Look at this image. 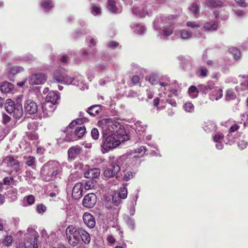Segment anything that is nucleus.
Returning a JSON list of instances; mask_svg holds the SVG:
<instances>
[{"label":"nucleus","instance_id":"cd10ccee","mask_svg":"<svg viewBox=\"0 0 248 248\" xmlns=\"http://www.w3.org/2000/svg\"><path fill=\"white\" fill-rule=\"evenodd\" d=\"M179 60L181 61L180 64L184 69L190 66L192 64V60L190 58L180 56L179 57Z\"/></svg>","mask_w":248,"mask_h":248},{"label":"nucleus","instance_id":"052dcab7","mask_svg":"<svg viewBox=\"0 0 248 248\" xmlns=\"http://www.w3.org/2000/svg\"><path fill=\"white\" fill-rule=\"evenodd\" d=\"M223 138V135L222 134H216L213 136L214 141L216 142L220 141Z\"/></svg>","mask_w":248,"mask_h":248},{"label":"nucleus","instance_id":"6ab92c4d","mask_svg":"<svg viewBox=\"0 0 248 248\" xmlns=\"http://www.w3.org/2000/svg\"><path fill=\"white\" fill-rule=\"evenodd\" d=\"M222 90L219 87H216L209 95L210 99L212 101L218 100L222 97Z\"/></svg>","mask_w":248,"mask_h":248},{"label":"nucleus","instance_id":"a18cd8bd","mask_svg":"<svg viewBox=\"0 0 248 248\" xmlns=\"http://www.w3.org/2000/svg\"><path fill=\"white\" fill-rule=\"evenodd\" d=\"M127 189L125 187H121L120 189L119 192V197L121 199H125L127 197Z\"/></svg>","mask_w":248,"mask_h":248},{"label":"nucleus","instance_id":"4d7b16f0","mask_svg":"<svg viewBox=\"0 0 248 248\" xmlns=\"http://www.w3.org/2000/svg\"><path fill=\"white\" fill-rule=\"evenodd\" d=\"M146 151V148L145 146H142L135 149V153H138L140 154H141L142 155L143 154L145 153Z\"/></svg>","mask_w":248,"mask_h":248},{"label":"nucleus","instance_id":"79ce46f5","mask_svg":"<svg viewBox=\"0 0 248 248\" xmlns=\"http://www.w3.org/2000/svg\"><path fill=\"white\" fill-rule=\"evenodd\" d=\"M226 99L227 100H232L236 97L235 93L231 89H229L226 91Z\"/></svg>","mask_w":248,"mask_h":248},{"label":"nucleus","instance_id":"72a5a7b5","mask_svg":"<svg viewBox=\"0 0 248 248\" xmlns=\"http://www.w3.org/2000/svg\"><path fill=\"white\" fill-rule=\"evenodd\" d=\"M132 12L134 15L141 18L145 17L147 15V12L144 10H141L139 7L133 8Z\"/></svg>","mask_w":248,"mask_h":248},{"label":"nucleus","instance_id":"ddd939ff","mask_svg":"<svg viewBox=\"0 0 248 248\" xmlns=\"http://www.w3.org/2000/svg\"><path fill=\"white\" fill-rule=\"evenodd\" d=\"M24 109L30 114H35L38 109L36 103L31 99H27L24 103Z\"/></svg>","mask_w":248,"mask_h":248},{"label":"nucleus","instance_id":"13d9d810","mask_svg":"<svg viewBox=\"0 0 248 248\" xmlns=\"http://www.w3.org/2000/svg\"><path fill=\"white\" fill-rule=\"evenodd\" d=\"M248 145V142L245 140H242L238 142V146L240 149H244Z\"/></svg>","mask_w":248,"mask_h":248},{"label":"nucleus","instance_id":"bf43d9fd","mask_svg":"<svg viewBox=\"0 0 248 248\" xmlns=\"http://www.w3.org/2000/svg\"><path fill=\"white\" fill-rule=\"evenodd\" d=\"M163 19L162 18H156L154 22V28L155 29V30H158L160 28V26L159 27V24L160 22H163Z\"/></svg>","mask_w":248,"mask_h":248},{"label":"nucleus","instance_id":"6e6d98bb","mask_svg":"<svg viewBox=\"0 0 248 248\" xmlns=\"http://www.w3.org/2000/svg\"><path fill=\"white\" fill-rule=\"evenodd\" d=\"M11 121V118L5 113L2 114V124H6L9 123Z\"/></svg>","mask_w":248,"mask_h":248},{"label":"nucleus","instance_id":"a211bd4d","mask_svg":"<svg viewBox=\"0 0 248 248\" xmlns=\"http://www.w3.org/2000/svg\"><path fill=\"white\" fill-rule=\"evenodd\" d=\"M42 108L44 115L46 117L49 116L55 109L54 105L49 102L44 103Z\"/></svg>","mask_w":248,"mask_h":248},{"label":"nucleus","instance_id":"680f3d73","mask_svg":"<svg viewBox=\"0 0 248 248\" xmlns=\"http://www.w3.org/2000/svg\"><path fill=\"white\" fill-rule=\"evenodd\" d=\"M92 13L94 15H96L100 14L101 13L100 8L97 6H93L92 9Z\"/></svg>","mask_w":248,"mask_h":248},{"label":"nucleus","instance_id":"c03bdc74","mask_svg":"<svg viewBox=\"0 0 248 248\" xmlns=\"http://www.w3.org/2000/svg\"><path fill=\"white\" fill-rule=\"evenodd\" d=\"M207 58V52L205 51L202 56V59L204 62L206 63V64L209 66H213L215 65V62L212 60H205Z\"/></svg>","mask_w":248,"mask_h":248},{"label":"nucleus","instance_id":"e433bc0d","mask_svg":"<svg viewBox=\"0 0 248 248\" xmlns=\"http://www.w3.org/2000/svg\"><path fill=\"white\" fill-rule=\"evenodd\" d=\"M35 161V158L34 156H30L27 158L26 164L32 169H34L36 166Z\"/></svg>","mask_w":248,"mask_h":248},{"label":"nucleus","instance_id":"393cba45","mask_svg":"<svg viewBox=\"0 0 248 248\" xmlns=\"http://www.w3.org/2000/svg\"><path fill=\"white\" fill-rule=\"evenodd\" d=\"M101 105H94L89 108L87 112L92 116H95L101 111Z\"/></svg>","mask_w":248,"mask_h":248},{"label":"nucleus","instance_id":"c85d7f7f","mask_svg":"<svg viewBox=\"0 0 248 248\" xmlns=\"http://www.w3.org/2000/svg\"><path fill=\"white\" fill-rule=\"evenodd\" d=\"M80 237L85 244H89L91 241V237L88 232L81 229L80 232Z\"/></svg>","mask_w":248,"mask_h":248},{"label":"nucleus","instance_id":"f257e3e1","mask_svg":"<svg viewBox=\"0 0 248 248\" xmlns=\"http://www.w3.org/2000/svg\"><path fill=\"white\" fill-rule=\"evenodd\" d=\"M62 166L58 161L50 160L45 164L41 170V176L43 181L50 182L61 178Z\"/></svg>","mask_w":248,"mask_h":248},{"label":"nucleus","instance_id":"f03ea898","mask_svg":"<svg viewBox=\"0 0 248 248\" xmlns=\"http://www.w3.org/2000/svg\"><path fill=\"white\" fill-rule=\"evenodd\" d=\"M99 124L102 127V133L104 135L118 134L124 135L125 131L123 126L117 121L110 119L102 120Z\"/></svg>","mask_w":248,"mask_h":248},{"label":"nucleus","instance_id":"c9c22d12","mask_svg":"<svg viewBox=\"0 0 248 248\" xmlns=\"http://www.w3.org/2000/svg\"><path fill=\"white\" fill-rule=\"evenodd\" d=\"M189 10L192 12L195 17L199 15V7L196 3H193L189 7Z\"/></svg>","mask_w":248,"mask_h":248},{"label":"nucleus","instance_id":"a878e982","mask_svg":"<svg viewBox=\"0 0 248 248\" xmlns=\"http://www.w3.org/2000/svg\"><path fill=\"white\" fill-rule=\"evenodd\" d=\"M176 34L182 39H187L191 36L192 33L187 30L183 29L178 31Z\"/></svg>","mask_w":248,"mask_h":248},{"label":"nucleus","instance_id":"69168bd1","mask_svg":"<svg viewBox=\"0 0 248 248\" xmlns=\"http://www.w3.org/2000/svg\"><path fill=\"white\" fill-rule=\"evenodd\" d=\"M26 200L27 202L29 204L31 205L34 202L35 199L32 195H30L27 197Z\"/></svg>","mask_w":248,"mask_h":248},{"label":"nucleus","instance_id":"4c0bfd02","mask_svg":"<svg viewBox=\"0 0 248 248\" xmlns=\"http://www.w3.org/2000/svg\"><path fill=\"white\" fill-rule=\"evenodd\" d=\"M96 184V181L94 180H90L87 181L85 184V189L86 190H90L93 188Z\"/></svg>","mask_w":248,"mask_h":248},{"label":"nucleus","instance_id":"de8ad7c7","mask_svg":"<svg viewBox=\"0 0 248 248\" xmlns=\"http://www.w3.org/2000/svg\"><path fill=\"white\" fill-rule=\"evenodd\" d=\"M184 108L186 111L191 112L194 110V107L191 103H186L184 106Z\"/></svg>","mask_w":248,"mask_h":248},{"label":"nucleus","instance_id":"5fc2aeb1","mask_svg":"<svg viewBox=\"0 0 248 248\" xmlns=\"http://www.w3.org/2000/svg\"><path fill=\"white\" fill-rule=\"evenodd\" d=\"M46 210V207L43 204H39L37 206V212L39 214L44 213Z\"/></svg>","mask_w":248,"mask_h":248},{"label":"nucleus","instance_id":"dca6fc26","mask_svg":"<svg viewBox=\"0 0 248 248\" xmlns=\"http://www.w3.org/2000/svg\"><path fill=\"white\" fill-rule=\"evenodd\" d=\"M84 223L90 228H93L95 225V219L92 215L85 213L83 216Z\"/></svg>","mask_w":248,"mask_h":248},{"label":"nucleus","instance_id":"ea45409f","mask_svg":"<svg viewBox=\"0 0 248 248\" xmlns=\"http://www.w3.org/2000/svg\"><path fill=\"white\" fill-rule=\"evenodd\" d=\"M230 52L232 54L234 59L237 60L240 57L239 50L235 47H232L229 49Z\"/></svg>","mask_w":248,"mask_h":248},{"label":"nucleus","instance_id":"8fccbe9b","mask_svg":"<svg viewBox=\"0 0 248 248\" xmlns=\"http://www.w3.org/2000/svg\"><path fill=\"white\" fill-rule=\"evenodd\" d=\"M163 36L167 37L170 36L172 33V28L171 27H165L163 29Z\"/></svg>","mask_w":248,"mask_h":248},{"label":"nucleus","instance_id":"49530a36","mask_svg":"<svg viewBox=\"0 0 248 248\" xmlns=\"http://www.w3.org/2000/svg\"><path fill=\"white\" fill-rule=\"evenodd\" d=\"M13 240L11 236L8 235L6 236L3 240L2 243L4 245L9 246L12 244Z\"/></svg>","mask_w":248,"mask_h":248},{"label":"nucleus","instance_id":"0e129e2a","mask_svg":"<svg viewBox=\"0 0 248 248\" xmlns=\"http://www.w3.org/2000/svg\"><path fill=\"white\" fill-rule=\"evenodd\" d=\"M146 30L144 26H138L137 25V29L135 30L137 33L139 34H142L144 33Z\"/></svg>","mask_w":248,"mask_h":248},{"label":"nucleus","instance_id":"4468645a","mask_svg":"<svg viewBox=\"0 0 248 248\" xmlns=\"http://www.w3.org/2000/svg\"><path fill=\"white\" fill-rule=\"evenodd\" d=\"M100 174V170L98 168H93L86 170L84 173V177L91 180H93L99 177Z\"/></svg>","mask_w":248,"mask_h":248},{"label":"nucleus","instance_id":"20e7f679","mask_svg":"<svg viewBox=\"0 0 248 248\" xmlns=\"http://www.w3.org/2000/svg\"><path fill=\"white\" fill-rule=\"evenodd\" d=\"M20 170L18 161L14 156L8 155L4 157L0 164V171L7 172L11 174L12 172Z\"/></svg>","mask_w":248,"mask_h":248},{"label":"nucleus","instance_id":"338daca9","mask_svg":"<svg viewBox=\"0 0 248 248\" xmlns=\"http://www.w3.org/2000/svg\"><path fill=\"white\" fill-rule=\"evenodd\" d=\"M32 241V248H38L37 236L35 234H33V240Z\"/></svg>","mask_w":248,"mask_h":248},{"label":"nucleus","instance_id":"0eeeda50","mask_svg":"<svg viewBox=\"0 0 248 248\" xmlns=\"http://www.w3.org/2000/svg\"><path fill=\"white\" fill-rule=\"evenodd\" d=\"M127 155H124L119 157L116 162H113L110 168L105 170L104 176L106 177H112L114 176L120 170V165H122L124 160L128 159Z\"/></svg>","mask_w":248,"mask_h":248},{"label":"nucleus","instance_id":"e2e57ef3","mask_svg":"<svg viewBox=\"0 0 248 248\" xmlns=\"http://www.w3.org/2000/svg\"><path fill=\"white\" fill-rule=\"evenodd\" d=\"M126 223L131 229L134 228L135 222L133 219L130 217L128 218L126 220Z\"/></svg>","mask_w":248,"mask_h":248},{"label":"nucleus","instance_id":"7c9ffc66","mask_svg":"<svg viewBox=\"0 0 248 248\" xmlns=\"http://www.w3.org/2000/svg\"><path fill=\"white\" fill-rule=\"evenodd\" d=\"M88 121V120L87 118L83 117V118H80L76 119L75 121H72L68 125L69 128H72L74 126H75L77 124H83L84 123L87 122Z\"/></svg>","mask_w":248,"mask_h":248},{"label":"nucleus","instance_id":"c756f323","mask_svg":"<svg viewBox=\"0 0 248 248\" xmlns=\"http://www.w3.org/2000/svg\"><path fill=\"white\" fill-rule=\"evenodd\" d=\"M199 90L198 87L197 88L194 85L190 86L188 90V93L189 96L192 98H196L199 94Z\"/></svg>","mask_w":248,"mask_h":248},{"label":"nucleus","instance_id":"4be33fe9","mask_svg":"<svg viewBox=\"0 0 248 248\" xmlns=\"http://www.w3.org/2000/svg\"><path fill=\"white\" fill-rule=\"evenodd\" d=\"M218 23L217 21L207 22L204 23L203 28L206 31H214L217 29Z\"/></svg>","mask_w":248,"mask_h":248},{"label":"nucleus","instance_id":"f8f14e48","mask_svg":"<svg viewBox=\"0 0 248 248\" xmlns=\"http://www.w3.org/2000/svg\"><path fill=\"white\" fill-rule=\"evenodd\" d=\"M96 202V196L93 193L85 195L83 199V205L87 208H93Z\"/></svg>","mask_w":248,"mask_h":248},{"label":"nucleus","instance_id":"423d86ee","mask_svg":"<svg viewBox=\"0 0 248 248\" xmlns=\"http://www.w3.org/2000/svg\"><path fill=\"white\" fill-rule=\"evenodd\" d=\"M6 111L11 114L13 113L14 117L16 119H19L23 115L22 105L19 103L15 104L11 99H7L5 104Z\"/></svg>","mask_w":248,"mask_h":248},{"label":"nucleus","instance_id":"5701e85b","mask_svg":"<svg viewBox=\"0 0 248 248\" xmlns=\"http://www.w3.org/2000/svg\"><path fill=\"white\" fill-rule=\"evenodd\" d=\"M205 4L207 6L211 8L222 7L224 6L223 2L217 0H205Z\"/></svg>","mask_w":248,"mask_h":248},{"label":"nucleus","instance_id":"9b49d317","mask_svg":"<svg viewBox=\"0 0 248 248\" xmlns=\"http://www.w3.org/2000/svg\"><path fill=\"white\" fill-rule=\"evenodd\" d=\"M46 79V77L44 74H34L31 76L29 78V82L31 85L42 84Z\"/></svg>","mask_w":248,"mask_h":248},{"label":"nucleus","instance_id":"603ef678","mask_svg":"<svg viewBox=\"0 0 248 248\" xmlns=\"http://www.w3.org/2000/svg\"><path fill=\"white\" fill-rule=\"evenodd\" d=\"M135 173L134 172H132L131 171H128L127 172L125 175H124L123 179L125 181H128L130 180V179H132Z\"/></svg>","mask_w":248,"mask_h":248},{"label":"nucleus","instance_id":"9d476101","mask_svg":"<svg viewBox=\"0 0 248 248\" xmlns=\"http://www.w3.org/2000/svg\"><path fill=\"white\" fill-rule=\"evenodd\" d=\"M222 124L226 127L230 126L228 130L229 133L227 135L229 138H230V137L235 136L236 135L238 137L240 136V135L237 133L236 135L234 134L240 128V125L238 124V123H236L232 120H229L227 122L222 123Z\"/></svg>","mask_w":248,"mask_h":248},{"label":"nucleus","instance_id":"f704fd0d","mask_svg":"<svg viewBox=\"0 0 248 248\" xmlns=\"http://www.w3.org/2000/svg\"><path fill=\"white\" fill-rule=\"evenodd\" d=\"M41 5L45 11H48L53 6L51 0H43L41 3Z\"/></svg>","mask_w":248,"mask_h":248},{"label":"nucleus","instance_id":"37998d69","mask_svg":"<svg viewBox=\"0 0 248 248\" xmlns=\"http://www.w3.org/2000/svg\"><path fill=\"white\" fill-rule=\"evenodd\" d=\"M198 87L199 92H202L205 94L208 93V92L211 90L209 87L203 84L199 85Z\"/></svg>","mask_w":248,"mask_h":248},{"label":"nucleus","instance_id":"1a4fd4ad","mask_svg":"<svg viewBox=\"0 0 248 248\" xmlns=\"http://www.w3.org/2000/svg\"><path fill=\"white\" fill-rule=\"evenodd\" d=\"M86 132V128L84 125L77 126L75 129L74 135H71V134L68 133L65 140L67 141H72L76 140V137L78 138H81L85 134Z\"/></svg>","mask_w":248,"mask_h":248},{"label":"nucleus","instance_id":"6e6552de","mask_svg":"<svg viewBox=\"0 0 248 248\" xmlns=\"http://www.w3.org/2000/svg\"><path fill=\"white\" fill-rule=\"evenodd\" d=\"M149 82L153 85L159 84L161 86L162 91H170V81L169 79H166L164 81H159L158 76L156 74H152L149 78Z\"/></svg>","mask_w":248,"mask_h":248},{"label":"nucleus","instance_id":"bb28decb","mask_svg":"<svg viewBox=\"0 0 248 248\" xmlns=\"http://www.w3.org/2000/svg\"><path fill=\"white\" fill-rule=\"evenodd\" d=\"M64 73L60 70H56L53 74V79L57 82L62 83L63 82Z\"/></svg>","mask_w":248,"mask_h":248},{"label":"nucleus","instance_id":"aec40b11","mask_svg":"<svg viewBox=\"0 0 248 248\" xmlns=\"http://www.w3.org/2000/svg\"><path fill=\"white\" fill-rule=\"evenodd\" d=\"M14 88V85L6 81L2 82L0 87V91L3 93H9L11 92Z\"/></svg>","mask_w":248,"mask_h":248},{"label":"nucleus","instance_id":"f3484780","mask_svg":"<svg viewBox=\"0 0 248 248\" xmlns=\"http://www.w3.org/2000/svg\"><path fill=\"white\" fill-rule=\"evenodd\" d=\"M81 151V149L78 146H74L70 148L68 150V159L70 160L75 159L80 154Z\"/></svg>","mask_w":248,"mask_h":248},{"label":"nucleus","instance_id":"864d4df0","mask_svg":"<svg viewBox=\"0 0 248 248\" xmlns=\"http://www.w3.org/2000/svg\"><path fill=\"white\" fill-rule=\"evenodd\" d=\"M91 135L94 140H97L99 138V131L97 128H94L91 131Z\"/></svg>","mask_w":248,"mask_h":248},{"label":"nucleus","instance_id":"39448f33","mask_svg":"<svg viewBox=\"0 0 248 248\" xmlns=\"http://www.w3.org/2000/svg\"><path fill=\"white\" fill-rule=\"evenodd\" d=\"M81 228L73 225L68 226L66 229V236L69 243L75 246L78 243Z\"/></svg>","mask_w":248,"mask_h":248},{"label":"nucleus","instance_id":"2f4dec72","mask_svg":"<svg viewBox=\"0 0 248 248\" xmlns=\"http://www.w3.org/2000/svg\"><path fill=\"white\" fill-rule=\"evenodd\" d=\"M33 240V238L32 237L27 238L26 240L27 243L26 244L24 242L20 243L17 248H32V241Z\"/></svg>","mask_w":248,"mask_h":248},{"label":"nucleus","instance_id":"2eb2a0df","mask_svg":"<svg viewBox=\"0 0 248 248\" xmlns=\"http://www.w3.org/2000/svg\"><path fill=\"white\" fill-rule=\"evenodd\" d=\"M83 190L82 185L81 183H77L73 188L72 196L74 199H79L82 195Z\"/></svg>","mask_w":248,"mask_h":248},{"label":"nucleus","instance_id":"09e8293b","mask_svg":"<svg viewBox=\"0 0 248 248\" xmlns=\"http://www.w3.org/2000/svg\"><path fill=\"white\" fill-rule=\"evenodd\" d=\"M186 25L193 29H197L200 27V25L196 21H188L186 22Z\"/></svg>","mask_w":248,"mask_h":248},{"label":"nucleus","instance_id":"58836bf2","mask_svg":"<svg viewBox=\"0 0 248 248\" xmlns=\"http://www.w3.org/2000/svg\"><path fill=\"white\" fill-rule=\"evenodd\" d=\"M208 73V71L207 69L204 66H201L197 70V73L198 74L199 76L202 77H206L207 76Z\"/></svg>","mask_w":248,"mask_h":248},{"label":"nucleus","instance_id":"b1692460","mask_svg":"<svg viewBox=\"0 0 248 248\" xmlns=\"http://www.w3.org/2000/svg\"><path fill=\"white\" fill-rule=\"evenodd\" d=\"M203 128L205 132H212L216 130L217 125L215 123L209 121L204 123Z\"/></svg>","mask_w":248,"mask_h":248},{"label":"nucleus","instance_id":"412c9836","mask_svg":"<svg viewBox=\"0 0 248 248\" xmlns=\"http://www.w3.org/2000/svg\"><path fill=\"white\" fill-rule=\"evenodd\" d=\"M59 98V96L56 92L51 91L46 95V102L51 103L55 105Z\"/></svg>","mask_w":248,"mask_h":248},{"label":"nucleus","instance_id":"774afa93","mask_svg":"<svg viewBox=\"0 0 248 248\" xmlns=\"http://www.w3.org/2000/svg\"><path fill=\"white\" fill-rule=\"evenodd\" d=\"M119 46V44L117 42L114 41H110L108 43V46L114 49L117 47Z\"/></svg>","mask_w":248,"mask_h":248},{"label":"nucleus","instance_id":"7ed1b4c3","mask_svg":"<svg viewBox=\"0 0 248 248\" xmlns=\"http://www.w3.org/2000/svg\"><path fill=\"white\" fill-rule=\"evenodd\" d=\"M124 135H119L118 134H110L104 135L103 134L102 143L101 147L102 150L105 152H108L118 146L121 142L125 140Z\"/></svg>","mask_w":248,"mask_h":248},{"label":"nucleus","instance_id":"473e14b6","mask_svg":"<svg viewBox=\"0 0 248 248\" xmlns=\"http://www.w3.org/2000/svg\"><path fill=\"white\" fill-rule=\"evenodd\" d=\"M108 9L113 13H118V9L115 6V2L114 0H108Z\"/></svg>","mask_w":248,"mask_h":248},{"label":"nucleus","instance_id":"a19ab883","mask_svg":"<svg viewBox=\"0 0 248 248\" xmlns=\"http://www.w3.org/2000/svg\"><path fill=\"white\" fill-rule=\"evenodd\" d=\"M23 70V68L20 66H13L10 68V73L13 75H15Z\"/></svg>","mask_w":248,"mask_h":248},{"label":"nucleus","instance_id":"3c124183","mask_svg":"<svg viewBox=\"0 0 248 248\" xmlns=\"http://www.w3.org/2000/svg\"><path fill=\"white\" fill-rule=\"evenodd\" d=\"M63 78V82H62V84H72L74 81V79L72 78L65 75V74Z\"/></svg>","mask_w":248,"mask_h":248}]
</instances>
